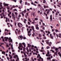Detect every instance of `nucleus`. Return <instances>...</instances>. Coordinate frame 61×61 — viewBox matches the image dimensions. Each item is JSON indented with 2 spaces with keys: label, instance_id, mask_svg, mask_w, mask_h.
I'll use <instances>...</instances> for the list:
<instances>
[{
  "label": "nucleus",
  "instance_id": "nucleus-1",
  "mask_svg": "<svg viewBox=\"0 0 61 61\" xmlns=\"http://www.w3.org/2000/svg\"><path fill=\"white\" fill-rule=\"evenodd\" d=\"M51 56V54H49V52L48 51H47V54H46V56H49L48 58H47V60H50L51 58L50 56Z\"/></svg>",
  "mask_w": 61,
  "mask_h": 61
},
{
  "label": "nucleus",
  "instance_id": "nucleus-2",
  "mask_svg": "<svg viewBox=\"0 0 61 61\" xmlns=\"http://www.w3.org/2000/svg\"><path fill=\"white\" fill-rule=\"evenodd\" d=\"M20 47H22V48H21ZM22 48H23V46L22 45L21 43H19V46L18 47V48L19 50H22V49H23Z\"/></svg>",
  "mask_w": 61,
  "mask_h": 61
},
{
  "label": "nucleus",
  "instance_id": "nucleus-3",
  "mask_svg": "<svg viewBox=\"0 0 61 61\" xmlns=\"http://www.w3.org/2000/svg\"><path fill=\"white\" fill-rule=\"evenodd\" d=\"M17 25L19 28H21L23 26V24L20 22L18 23Z\"/></svg>",
  "mask_w": 61,
  "mask_h": 61
},
{
  "label": "nucleus",
  "instance_id": "nucleus-4",
  "mask_svg": "<svg viewBox=\"0 0 61 61\" xmlns=\"http://www.w3.org/2000/svg\"><path fill=\"white\" fill-rule=\"evenodd\" d=\"M32 31V30L31 29H29V31H27L28 33V35L30 36H31V34L30 33H31V31Z\"/></svg>",
  "mask_w": 61,
  "mask_h": 61
},
{
  "label": "nucleus",
  "instance_id": "nucleus-5",
  "mask_svg": "<svg viewBox=\"0 0 61 61\" xmlns=\"http://www.w3.org/2000/svg\"><path fill=\"white\" fill-rule=\"evenodd\" d=\"M23 37L22 36H19L18 37L19 39L20 40H22V39H23Z\"/></svg>",
  "mask_w": 61,
  "mask_h": 61
},
{
  "label": "nucleus",
  "instance_id": "nucleus-6",
  "mask_svg": "<svg viewBox=\"0 0 61 61\" xmlns=\"http://www.w3.org/2000/svg\"><path fill=\"white\" fill-rule=\"evenodd\" d=\"M11 15L13 17L12 18H13L14 20H15V15H14V13H12V15Z\"/></svg>",
  "mask_w": 61,
  "mask_h": 61
},
{
  "label": "nucleus",
  "instance_id": "nucleus-7",
  "mask_svg": "<svg viewBox=\"0 0 61 61\" xmlns=\"http://www.w3.org/2000/svg\"><path fill=\"white\" fill-rule=\"evenodd\" d=\"M31 27V29H32L33 31V32H35V33H36V30H35V29H34V26H32Z\"/></svg>",
  "mask_w": 61,
  "mask_h": 61
},
{
  "label": "nucleus",
  "instance_id": "nucleus-8",
  "mask_svg": "<svg viewBox=\"0 0 61 61\" xmlns=\"http://www.w3.org/2000/svg\"><path fill=\"white\" fill-rule=\"evenodd\" d=\"M28 47H31V46H32V47H34V45L32 46V45L29 44H28Z\"/></svg>",
  "mask_w": 61,
  "mask_h": 61
},
{
  "label": "nucleus",
  "instance_id": "nucleus-9",
  "mask_svg": "<svg viewBox=\"0 0 61 61\" xmlns=\"http://www.w3.org/2000/svg\"><path fill=\"white\" fill-rule=\"evenodd\" d=\"M9 38L8 37H5L4 39H5V41H7V40Z\"/></svg>",
  "mask_w": 61,
  "mask_h": 61
},
{
  "label": "nucleus",
  "instance_id": "nucleus-10",
  "mask_svg": "<svg viewBox=\"0 0 61 61\" xmlns=\"http://www.w3.org/2000/svg\"><path fill=\"white\" fill-rule=\"evenodd\" d=\"M9 42L10 43V42H11V43L12 42V39H11V37H10L9 38Z\"/></svg>",
  "mask_w": 61,
  "mask_h": 61
},
{
  "label": "nucleus",
  "instance_id": "nucleus-11",
  "mask_svg": "<svg viewBox=\"0 0 61 61\" xmlns=\"http://www.w3.org/2000/svg\"><path fill=\"white\" fill-rule=\"evenodd\" d=\"M9 56L10 57V59H11L13 58V57L11 55L9 54Z\"/></svg>",
  "mask_w": 61,
  "mask_h": 61
},
{
  "label": "nucleus",
  "instance_id": "nucleus-12",
  "mask_svg": "<svg viewBox=\"0 0 61 61\" xmlns=\"http://www.w3.org/2000/svg\"><path fill=\"white\" fill-rule=\"evenodd\" d=\"M31 15H33L34 16H35V12H32L31 13Z\"/></svg>",
  "mask_w": 61,
  "mask_h": 61
},
{
  "label": "nucleus",
  "instance_id": "nucleus-13",
  "mask_svg": "<svg viewBox=\"0 0 61 61\" xmlns=\"http://www.w3.org/2000/svg\"><path fill=\"white\" fill-rule=\"evenodd\" d=\"M3 5L5 6H8V4H5V2H4L3 3Z\"/></svg>",
  "mask_w": 61,
  "mask_h": 61
},
{
  "label": "nucleus",
  "instance_id": "nucleus-14",
  "mask_svg": "<svg viewBox=\"0 0 61 61\" xmlns=\"http://www.w3.org/2000/svg\"><path fill=\"white\" fill-rule=\"evenodd\" d=\"M22 44L23 45L24 47H26V45H25V43L24 42H23L22 43Z\"/></svg>",
  "mask_w": 61,
  "mask_h": 61
},
{
  "label": "nucleus",
  "instance_id": "nucleus-15",
  "mask_svg": "<svg viewBox=\"0 0 61 61\" xmlns=\"http://www.w3.org/2000/svg\"><path fill=\"white\" fill-rule=\"evenodd\" d=\"M46 43L47 44H48L49 46H51V44H50V43H49V41H47V42H46Z\"/></svg>",
  "mask_w": 61,
  "mask_h": 61
},
{
  "label": "nucleus",
  "instance_id": "nucleus-16",
  "mask_svg": "<svg viewBox=\"0 0 61 61\" xmlns=\"http://www.w3.org/2000/svg\"><path fill=\"white\" fill-rule=\"evenodd\" d=\"M16 56L17 58V60H16V61H18V60H19V58H18V56L17 55H16Z\"/></svg>",
  "mask_w": 61,
  "mask_h": 61
},
{
  "label": "nucleus",
  "instance_id": "nucleus-17",
  "mask_svg": "<svg viewBox=\"0 0 61 61\" xmlns=\"http://www.w3.org/2000/svg\"><path fill=\"white\" fill-rule=\"evenodd\" d=\"M50 19L51 21H52V15L50 16Z\"/></svg>",
  "mask_w": 61,
  "mask_h": 61
},
{
  "label": "nucleus",
  "instance_id": "nucleus-18",
  "mask_svg": "<svg viewBox=\"0 0 61 61\" xmlns=\"http://www.w3.org/2000/svg\"><path fill=\"white\" fill-rule=\"evenodd\" d=\"M52 36V34H50V38L51 39H53V37Z\"/></svg>",
  "mask_w": 61,
  "mask_h": 61
},
{
  "label": "nucleus",
  "instance_id": "nucleus-19",
  "mask_svg": "<svg viewBox=\"0 0 61 61\" xmlns=\"http://www.w3.org/2000/svg\"><path fill=\"white\" fill-rule=\"evenodd\" d=\"M23 54L24 55L25 57H27V55H26L25 52H23Z\"/></svg>",
  "mask_w": 61,
  "mask_h": 61
},
{
  "label": "nucleus",
  "instance_id": "nucleus-20",
  "mask_svg": "<svg viewBox=\"0 0 61 61\" xmlns=\"http://www.w3.org/2000/svg\"><path fill=\"white\" fill-rule=\"evenodd\" d=\"M22 13H24V14H25V13H26V10L25 9L24 10V11H23L22 12Z\"/></svg>",
  "mask_w": 61,
  "mask_h": 61
},
{
  "label": "nucleus",
  "instance_id": "nucleus-21",
  "mask_svg": "<svg viewBox=\"0 0 61 61\" xmlns=\"http://www.w3.org/2000/svg\"><path fill=\"white\" fill-rule=\"evenodd\" d=\"M25 59L26 60V61H28V60H29V59L28 58L27 59V58L26 57H25Z\"/></svg>",
  "mask_w": 61,
  "mask_h": 61
},
{
  "label": "nucleus",
  "instance_id": "nucleus-22",
  "mask_svg": "<svg viewBox=\"0 0 61 61\" xmlns=\"http://www.w3.org/2000/svg\"><path fill=\"white\" fill-rule=\"evenodd\" d=\"M15 15H15V16H16V17L17 16V15H18V14L16 12H15Z\"/></svg>",
  "mask_w": 61,
  "mask_h": 61
},
{
  "label": "nucleus",
  "instance_id": "nucleus-23",
  "mask_svg": "<svg viewBox=\"0 0 61 61\" xmlns=\"http://www.w3.org/2000/svg\"><path fill=\"white\" fill-rule=\"evenodd\" d=\"M58 54H59V55L60 56L61 58V54L59 52H58Z\"/></svg>",
  "mask_w": 61,
  "mask_h": 61
},
{
  "label": "nucleus",
  "instance_id": "nucleus-24",
  "mask_svg": "<svg viewBox=\"0 0 61 61\" xmlns=\"http://www.w3.org/2000/svg\"><path fill=\"white\" fill-rule=\"evenodd\" d=\"M36 30H39V28L37 26H36Z\"/></svg>",
  "mask_w": 61,
  "mask_h": 61
},
{
  "label": "nucleus",
  "instance_id": "nucleus-25",
  "mask_svg": "<svg viewBox=\"0 0 61 61\" xmlns=\"http://www.w3.org/2000/svg\"><path fill=\"white\" fill-rule=\"evenodd\" d=\"M36 32H34V33H33V34L32 35V36H35V35H36Z\"/></svg>",
  "mask_w": 61,
  "mask_h": 61
},
{
  "label": "nucleus",
  "instance_id": "nucleus-26",
  "mask_svg": "<svg viewBox=\"0 0 61 61\" xmlns=\"http://www.w3.org/2000/svg\"><path fill=\"white\" fill-rule=\"evenodd\" d=\"M43 3L44 4H45L46 3V1L45 0H43Z\"/></svg>",
  "mask_w": 61,
  "mask_h": 61
},
{
  "label": "nucleus",
  "instance_id": "nucleus-27",
  "mask_svg": "<svg viewBox=\"0 0 61 61\" xmlns=\"http://www.w3.org/2000/svg\"><path fill=\"white\" fill-rule=\"evenodd\" d=\"M1 47L3 49H4V50H5V47H4L3 46H1Z\"/></svg>",
  "mask_w": 61,
  "mask_h": 61
},
{
  "label": "nucleus",
  "instance_id": "nucleus-28",
  "mask_svg": "<svg viewBox=\"0 0 61 61\" xmlns=\"http://www.w3.org/2000/svg\"><path fill=\"white\" fill-rule=\"evenodd\" d=\"M39 35L40 37H42V35L41 34H39Z\"/></svg>",
  "mask_w": 61,
  "mask_h": 61
},
{
  "label": "nucleus",
  "instance_id": "nucleus-29",
  "mask_svg": "<svg viewBox=\"0 0 61 61\" xmlns=\"http://www.w3.org/2000/svg\"><path fill=\"white\" fill-rule=\"evenodd\" d=\"M40 56V55L39 54H38V56H37V58H39V56Z\"/></svg>",
  "mask_w": 61,
  "mask_h": 61
},
{
  "label": "nucleus",
  "instance_id": "nucleus-30",
  "mask_svg": "<svg viewBox=\"0 0 61 61\" xmlns=\"http://www.w3.org/2000/svg\"><path fill=\"white\" fill-rule=\"evenodd\" d=\"M18 34H19V35L20 34L21 32H20V30L18 31Z\"/></svg>",
  "mask_w": 61,
  "mask_h": 61
},
{
  "label": "nucleus",
  "instance_id": "nucleus-31",
  "mask_svg": "<svg viewBox=\"0 0 61 61\" xmlns=\"http://www.w3.org/2000/svg\"><path fill=\"white\" fill-rule=\"evenodd\" d=\"M50 51H51L52 53H54L55 52V51H54L53 50H50Z\"/></svg>",
  "mask_w": 61,
  "mask_h": 61
},
{
  "label": "nucleus",
  "instance_id": "nucleus-32",
  "mask_svg": "<svg viewBox=\"0 0 61 61\" xmlns=\"http://www.w3.org/2000/svg\"><path fill=\"white\" fill-rule=\"evenodd\" d=\"M35 4H38V2H37L35 1L34 2Z\"/></svg>",
  "mask_w": 61,
  "mask_h": 61
},
{
  "label": "nucleus",
  "instance_id": "nucleus-33",
  "mask_svg": "<svg viewBox=\"0 0 61 61\" xmlns=\"http://www.w3.org/2000/svg\"><path fill=\"white\" fill-rule=\"evenodd\" d=\"M35 20H36V21H37V20H38V19L37 18H35Z\"/></svg>",
  "mask_w": 61,
  "mask_h": 61
},
{
  "label": "nucleus",
  "instance_id": "nucleus-34",
  "mask_svg": "<svg viewBox=\"0 0 61 61\" xmlns=\"http://www.w3.org/2000/svg\"><path fill=\"white\" fill-rule=\"evenodd\" d=\"M28 25H31L30 23L29 22H28Z\"/></svg>",
  "mask_w": 61,
  "mask_h": 61
},
{
  "label": "nucleus",
  "instance_id": "nucleus-35",
  "mask_svg": "<svg viewBox=\"0 0 61 61\" xmlns=\"http://www.w3.org/2000/svg\"><path fill=\"white\" fill-rule=\"evenodd\" d=\"M13 10L14 11H17V10L16 9H15Z\"/></svg>",
  "mask_w": 61,
  "mask_h": 61
},
{
  "label": "nucleus",
  "instance_id": "nucleus-36",
  "mask_svg": "<svg viewBox=\"0 0 61 61\" xmlns=\"http://www.w3.org/2000/svg\"><path fill=\"white\" fill-rule=\"evenodd\" d=\"M46 48L47 49H49V48H50V47H49V46H47V47Z\"/></svg>",
  "mask_w": 61,
  "mask_h": 61
},
{
  "label": "nucleus",
  "instance_id": "nucleus-37",
  "mask_svg": "<svg viewBox=\"0 0 61 61\" xmlns=\"http://www.w3.org/2000/svg\"><path fill=\"white\" fill-rule=\"evenodd\" d=\"M38 6L39 7H41V5L40 4H38Z\"/></svg>",
  "mask_w": 61,
  "mask_h": 61
},
{
  "label": "nucleus",
  "instance_id": "nucleus-38",
  "mask_svg": "<svg viewBox=\"0 0 61 61\" xmlns=\"http://www.w3.org/2000/svg\"><path fill=\"white\" fill-rule=\"evenodd\" d=\"M31 60H32V61H34V59H33V58L32 57L31 58Z\"/></svg>",
  "mask_w": 61,
  "mask_h": 61
},
{
  "label": "nucleus",
  "instance_id": "nucleus-39",
  "mask_svg": "<svg viewBox=\"0 0 61 61\" xmlns=\"http://www.w3.org/2000/svg\"><path fill=\"white\" fill-rule=\"evenodd\" d=\"M5 53V51H3L2 52V54H4Z\"/></svg>",
  "mask_w": 61,
  "mask_h": 61
},
{
  "label": "nucleus",
  "instance_id": "nucleus-40",
  "mask_svg": "<svg viewBox=\"0 0 61 61\" xmlns=\"http://www.w3.org/2000/svg\"><path fill=\"white\" fill-rule=\"evenodd\" d=\"M12 0L14 2H16V0Z\"/></svg>",
  "mask_w": 61,
  "mask_h": 61
},
{
  "label": "nucleus",
  "instance_id": "nucleus-41",
  "mask_svg": "<svg viewBox=\"0 0 61 61\" xmlns=\"http://www.w3.org/2000/svg\"><path fill=\"white\" fill-rule=\"evenodd\" d=\"M40 21L42 22V23H43V20H42L41 19V20H40Z\"/></svg>",
  "mask_w": 61,
  "mask_h": 61
},
{
  "label": "nucleus",
  "instance_id": "nucleus-42",
  "mask_svg": "<svg viewBox=\"0 0 61 61\" xmlns=\"http://www.w3.org/2000/svg\"><path fill=\"white\" fill-rule=\"evenodd\" d=\"M25 16L26 18H27V15H25Z\"/></svg>",
  "mask_w": 61,
  "mask_h": 61
},
{
  "label": "nucleus",
  "instance_id": "nucleus-43",
  "mask_svg": "<svg viewBox=\"0 0 61 61\" xmlns=\"http://www.w3.org/2000/svg\"><path fill=\"white\" fill-rule=\"evenodd\" d=\"M43 39H46V36L44 37L43 38Z\"/></svg>",
  "mask_w": 61,
  "mask_h": 61
},
{
  "label": "nucleus",
  "instance_id": "nucleus-44",
  "mask_svg": "<svg viewBox=\"0 0 61 61\" xmlns=\"http://www.w3.org/2000/svg\"><path fill=\"white\" fill-rule=\"evenodd\" d=\"M28 21H29L30 22V23H31V22H32V21H31L29 19Z\"/></svg>",
  "mask_w": 61,
  "mask_h": 61
},
{
  "label": "nucleus",
  "instance_id": "nucleus-45",
  "mask_svg": "<svg viewBox=\"0 0 61 61\" xmlns=\"http://www.w3.org/2000/svg\"><path fill=\"white\" fill-rule=\"evenodd\" d=\"M22 17H24L25 16V15H24V13L22 14Z\"/></svg>",
  "mask_w": 61,
  "mask_h": 61
},
{
  "label": "nucleus",
  "instance_id": "nucleus-46",
  "mask_svg": "<svg viewBox=\"0 0 61 61\" xmlns=\"http://www.w3.org/2000/svg\"><path fill=\"white\" fill-rule=\"evenodd\" d=\"M22 0H20V4H22Z\"/></svg>",
  "mask_w": 61,
  "mask_h": 61
},
{
  "label": "nucleus",
  "instance_id": "nucleus-47",
  "mask_svg": "<svg viewBox=\"0 0 61 61\" xmlns=\"http://www.w3.org/2000/svg\"><path fill=\"white\" fill-rule=\"evenodd\" d=\"M18 17H21V15L20 14H19V15L18 16Z\"/></svg>",
  "mask_w": 61,
  "mask_h": 61
},
{
  "label": "nucleus",
  "instance_id": "nucleus-48",
  "mask_svg": "<svg viewBox=\"0 0 61 61\" xmlns=\"http://www.w3.org/2000/svg\"><path fill=\"white\" fill-rule=\"evenodd\" d=\"M33 5H34L35 6H36V5L35 3H34Z\"/></svg>",
  "mask_w": 61,
  "mask_h": 61
},
{
  "label": "nucleus",
  "instance_id": "nucleus-49",
  "mask_svg": "<svg viewBox=\"0 0 61 61\" xmlns=\"http://www.w3.org/2000/svg\"><path fill=\"white\" fill-rule=\"evenodd\" d=\"M2 41L3 42H5V39H3Z\"/></svg>",
  "mask_w": 61,
  "mask_h": 61
},
{
  "label": "nucleus",
  "instance_id": "nucleus-50",
  "mask_svg": "<svg viewBox=\"0 0 61 61\" xmlns=\"http://www.w3.org/2000/svg\"><path fill=\"white\" fill-rule=\"evenodd\" d=\"M58 48H56L55 49V50L56 51H57L58 50Z\"/></svg>",
  "mask_w": 61,
  "mask_h": 61
},
{
  "label": "nucleus",
  "instance_id": "nucleus-51",
  "mask_svg": "<svg viewBox=\"0 0 61 61\" xmlns=\"http://www.w3.org/2000/svg\"><path fill=\"white\" fill-rule=\"evenodd\" d=\"M25 5H27V2H25Z\"/></svg>",
  "mask_w": 61,
  "mask_h": 61
},
{
  "label": "nucleus",
  "instance_id": "nucleus-52",
  "mask_svg": "<svg viewBox=\"0 0 61 61\" xmlns=\"http://www.w3.org/2000/svg\"><path fill=\"white\" fill-rule=\"evenodd\" d=\"M56 32H58V31L57 29L56 30Z\"/></svg>",
  "mask_w": 61,
  "mask_h": 61
},
{
  "label": "nucleus",
  "instance_id": "nucleus-53",
  "mask_svg": "<svg viewBox=\"0 0 61 61\" xmlns=\"http://www.w3.org/2000/svg\"><path fill=\"white\" fill-rule=\"evenodd\" d=\"M42 25H44V26H45V24L43 23V22L42 23Z\"/></svg>",
  "mask_w": 61,
  "mask_h": 61
},
{
  "label": "nucleus",
  "instance_id": "nucleus-54",
  "mask_svg": "<svg viewBox=\"0 0 61 61\" xmlns=\"http://www.w3.org/2000/svg\"><path fill=\"white\" fill-rule=\"evenodd\" d=\"M2 11L3 12H5V10L4 9H3L2 10Z\"/></svg>",
  "mask_w": 61,
  "mask_h": 61
},
{
  "label": "nucleus",
  "instance_id": "nucleus-55",
  "mask_svg": "<svg viewBox=\"0 0 61 61\" xmlns=\"http://www.w3.org/2000/svg\"><path fill=\"white\" fill-rule=\"evenodd\" d=\"M9 14L10 15V14H12V12H10Z\"/></svg>",
  "mask_w": 61,
  "mask_h": 61
},
{
  "label": "nucleus",
  "instance_id": "nucleus-56",
  "mask_svg": "<svg viewBox=\"0 0 61 61\" xmlns=\"http://www.w3.org/2000/svg\"><path fill=\"white\" fill-rule=\"evenodd\" d=\"M48 34H50V33H51L49 31H48Z\"/></svg>",
  "mask_w": 61,
  "mask_h": 61
},
{
  "label": "nucleus",
  "instance_id": "nucleus-57",
  "mask_svg": "<svg viewBox=\"0 0 61 61\" xmlns=\"http://www.w3.org/2000/svg\"><path fill=\"white\" fill-rule=\"evenodd\" d=\"M52 29V32H54V30L53 29Z\"/></svg>",
  "mask_w": 61,
  "mask_h": 61
},
{
  "label": "nucleus",
  "instance_id": "nucleus-58",
  "mask_svg": "<svg viewBox=\"0 0 61 61\" xmlns=\"http://www.w3.org/2000/svg\"><path fill=\"white\" fill-rule=\"evenodd\" d=\"M51 29H52V28H53V26H51Z\"/></svg>",
  "mask_w": 61,
  "mask_h": 61
},
{
  "label": "nucleus",
  "instance_id": "nucleus-59",
  "mask_svg": "<svg viewBox=\"0 0 61 61\" xmlns=\"http://www.w3.org/2000/svg\"><path fill=\"white\" fill-rule=\"evenodd\" d=\"M32 23L33 24H35V22H32Z\"/></svg>",
  "mask_w": 61,
  "mask_h": 61
},
{
  "label": "nucleus",
  "instance_id": "nucleus-60",
  "mask_svg": "<svg viewBox=\"0 0 61 61\" xmlns=\"http://www.w3.org/2000/svg\"><path fill=\"white\" fill-rule=\"evenodd\" d=\"M54 54L56 55H57V53H56V52L54 53Z\"/></svg>",
  "mask_w": 61,
  "mask_h": 61
},
{
  "label": "nucleus",
  "instance_id": "nucleus-61",
  "mask_svg": "<svg viewBox=\"0 0 61 61\" xmlns=\"http://www.w3.org/2000/svg\"><path fill=\"white\" fill-rule=\"evenodd\" d=\"M56 26H59V25L58 24H57L56 25Z\"/></svg>",
  "mask_w": 61,
  "mask_h": 61
},
{
  "label": "nucleus",
  "instance_id": "nucleus-62",
  "mask_svg": "<svg viewBox=\"0 0 61 61\" xmlns=\"http://www.w3.org/2000/svg\"><path fill=\"white\" fill-rule=\"evenodd\" d=\"M24 23H25H25H26V21H24Z\"/></svg>",
  "mask_w": 61,
  "mask_h": 61
},
{
  "label": "nucleus",
  "instance_id": "nucleus-63",
  "mask_svg": "<svg viewBox=\"0 0 61 61\" xmlns=\"http://www.w3.org/2000/svg\"><path fill=\"white\" fill-rule=\"evenodd\" d=\"M53 34L54 35V36H55L56 35V33H55V32H53Z\"/></svg>",
  "mask_w": 61,
  "mask_h": 61
},
{
  "label": "nucleus",
  "instance_id": "nucleus-64",
  "mask_svg": "<svg viewBox=\"0 0 61 61\" xmlns=\"http://www.w3.org/2000/svg\"><path fill=\"white\" fill-rule=\"evenodd\" d=\"M24 28H25L24 27H23L22 29V30H23L24 29Z\"/></svg>",
  "mask_w": 61,
  "mask_h": 61
}]
</instances>
